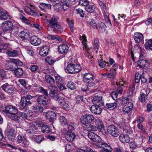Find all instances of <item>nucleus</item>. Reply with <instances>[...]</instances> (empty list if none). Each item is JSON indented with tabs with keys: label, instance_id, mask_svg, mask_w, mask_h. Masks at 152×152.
<instances>
[{
	"label": "nucleus",
	"instance_id": "0eeeda50",
	"mask_svg": "<svg viewBox=\"0 0 152 152\" xmlns=\"http://www.w3.org/2000/svg\"><path fill=\"white\" fill-rule=\"evenodd\" d=\"M107 131L111 136L117 137L119 134V130L117 127L113 125L109 126L107 128Z\"/></svg>",
	"mask_w": 152,
	"mask_h": 152
},
{
	"label": "nucleus",
	"instance_id": "bb28decb",
	"mask_svg": "<svg viewBox=\"0 0 152 152\" xmlns=\"http://www.w3.org/2000/svg\"><path fill=\"white\" fill-rule=\"evenodd\" d=\"M69 49V47L65 44L61 45L58 48V50L59 53L63 54L66 52Z\"/></svg>",
	"mask_w": 152,
	"mask_h": 152
},
{
	"label": "nucleus",
	"instance_id": "423d86ee",
	"mask_svg": "<svg viewBox=\"0 0 152 152\" xmlns=\"http://www.w3.org/2000/svg\"><path fill=\"white\" fill-rule=\"evenodd\" d=\"M49 89H51L49 93V96L55 100L57 101L59 99L58 93V91L56 86L50 85L48 87Z\"/></svg>",
	"mask_w": 152,
	"mask_h": 152
},
{
	"label": "nucleus",
	"instance_id": "39448f33",
	"mask_svg": "<svg viewBox=\"0 0 152 152\" xmlns=\"http://www.w3.org/2000/svg\"><path fill=\"white\" fill-rule=\"evenodd\" d=\"M95 122L97 130L102 135L106 134V132L102 120L98 118H96L95 119Z\"/></svg>",
	"mask_w": 152,
	"mask_h": 152
},
{
	"label": "nucleus",
	"instance_id": "6ab92c4d",
	"mask_svg": "<svg viewBox=\"0 0 152 152\" xmlns=\"http://www.w3.org/2000/svg\"><path fill=\"white\" fill-rule=\"evenodd\" d=\"M16 133L15 130L13 129H10L8 131L7 136L8 140L13 141L15 137Z\"/></svg>",
	"mask_w": 152,
	"mask_h": 152
},
{
	"label": "nucleus",
	"instance_id": "4d7b16f0",
	"mask_svg": "<svg viewBox=\"0 0 152 152\" xmlns=\"http://www.w3.org/2000/svg\"><path fill=\"white\" fill-rule=\"evenodd\" d=\"M115 104L114 102L107 103L106 104V107L110 110H113L116 107Z\"/></svg>",
	"mask_w": 152,
	"mask_h": 152
},
{
	"label": "nucleus",
	"instance_id": "393cba45",
	"mask_svg": "<svg viewBox=\"0 0 152 152\" xmlns=\"http://www.w3.org/2000/svg\"><path fill=\"white\" fill-rule=\"evenodd\" d=\"M40 126L41 127V131L42 133H48L51 131L49 126L46 123L40 124Z\"/></svg>",
	"mask_w": 152,
	"mask_h": 152
},
{
	"label": "nucleus",
	"instance_id": "603ef678",
	"mask_svg": "<svg viewBox=\"0 0 152 152\" xmlns=\"http://www.w3.org/2000/svg\"><path fill=\"white\" fill-rule=\"evenodd\" d=\"M6 53L10 56L14 57L17 55V51L16 50H13L12 51L8 50Z\"/></svg>",
	"mask_w": 152,
	"mask_h": 152
},
{
	"label": "nucleus",
	"instance_id": "13d9d810",
	"mask_svg": "<svg viewBox=\"0 0 152 152\" xmlns=\"http://www.w3.org/2000/svg\"><path fill=\"white\" fill-rule=\"evenodd\" d=\"M89 23L90 27H92L93 28L98 29V25H97L95 21L94 20H91L90 22L88 21V23Z\"/></svg>",
	"mask_w": 152,
	"mask_h": 152
},
{
	"label": "nucleus",
	"instance_id": "c756f323",
	"mask_svg": "<svg viewBox=\"0 0 152 152\" xmlns=\"http://www.w3.org/2000/svg\"><path fill=\"white\" fill-rule=\"evenodd\" d=\"M31 110H33L36 114H39L43 111L44 108L41 106H33L32 107Z\"/></svg>",
	"mask_w": 152,
	"mask_h": 152
},
{
	"label": "nucleus",
	"instance_id": "2eb2a0df",
	"mask_svg": "<svg viewBox=\"0 0 152 152\" xmlns=\"http://www.w3.org/2000/svg\"><path fill=\"white\" fill-rule=\"evenodd\" d=\"M12 63H14L17 65L21 66L22 65V62L19 60L15 58L12 59L11 61H8L7 63V65L9 66V69L11 71H13L14 69L12 65Z\"/></svg>",
	"mask_w": 152,
	"mask_h": 152
},
{
	"label": "nucleus",
	"instance_id": "f03ea898",
	"mask_svg": "<svg viewBox=\"0 0 152 152\" xmlns=\"http://www.w3.org/2000/svg\"><path fill=\"white\" fill-rule=\"evenodd\" d=\"M58 19L57 17L54 16L48 21V30L51 33L56 31L61 33L63 32L62 27L58 23Z\"/></svg>",
	"mask_w": 152,
	"mask_h": 152
},
{
	"label": "nucleus",
	"instance_id": "cd10ccee",
	"mask_svg": "<svg viewBox=\"0 0 152 152\" xmlns=\"http://www.w3.org/2000/svg\"><path fill=\"white\" fill-rule=\"evenodd\" d=\"M30 36L29 33L26 31H21L19 35V37L23 40H26L28 39L30 37Z\"/></svg>",
	"mask_w": 152,
	"mask_h": 152
},
{
	"label": "nucleus",
	"instance_id": "f257e3e1",
	"mask_svg": "<svg viewBox=\"0 0 152 152\" xmlns=\"http://www.w3.org/2000/svg\"><path fill=\"white\" fill-rule=\"evenodd\" d=\"M5 112L10 114V117L12 120L18 122L19 119H21L23 117L26 116L23 112L18 113V109L11 105L7 106L5 107Z\"/></svg>",
	"mask_w": 152,
	"mask_h": 152
},
{
	"label": "nucleus",
	"instance_id": "473e14b6",
	"mask_svg": "<svg viewBox=\"0 0 152 152\" xmlns=\"http://www.w3.org/2000/svg\"><path fill=\"white\" fill-rule=\"evenodd\" d=\"M119 139L120 141L123 143H127L130 141L129 137L126 134H121L119 136Z\"/></svg>",
	"mask_w": 152,
	"mask_h": 152
},
{
	"label": "nucleus",
	"instance_id": "bf43d9fd",
	"mask_svg": "<svg viewBox=\"0 0 152 152\" xmlns=\"http://www.w3.org/2000/svg\"><path fill=\"white\" fill-rule=\"evenodd\" d=\"M139 100L141 102H145L148 99V96L142 94L140 93V95L139 97Z\"/></svg>",
	"mask_w": 152,
	"mask_h": 152
},
{
	"label": "nucleus",
	"instance_id": "774afa93",
	"mask_svg": "<svg viewBox=\"0 0 152 152\" xmlns=\"http://www.w3.org/2000/svg\"><path fill=\"white\" fill-rule=\"evenodd\" d=\"M79 4L80 5L86 7L89 4V2L88 0H80Z\"/></svg>",
	"mask_w": 152,
	"mask_h": 152
},
{
	"label": "nucleus",
	"instance_id": "49530a36",
	"mask_svg": "<svg viewBox=\"0 0 152 152\" xmlns=\"http://www.w3.org/2000/svg\"><path fill=\"white\" fill-rule=\"evenodd\" d=\"M47 38L49 39H51L52 40L56 39L58 41H61L62 40L61 38L57 35L48 34L47 36Z\"/></svg>",
	"mask_w": 152,
	"mask_h": 152
},
{
	"label": "nucleus",
	"instance_id": "3c124183",
	"mask_svg": "<svg viewBox=\"0 0 152 152\" xmlns=\"http://www.w3.org/2000/svg\"><path fill=\"white\" fill-rule=\"evenodd\" d=\"M135 89V87L134 86H131L129 88V91H130V94L127 97H126L125 99L126 100H129V99H132L131 95H132L133 92Z\"/></svg>",
	"mask_w": 152,
	"mask_h": 152
},
{
	"label": "nucleus",
	"instance_id": "9b49d317",
	"mask_svg": "<svg viewBox=\"0 0 152 152\" xmlns=\"http://www.w3.org/2000/svg\"><path fill=\"white\" fill-rule=\"evenodd\" d=\"M13 26V24L11 22L6 20L4 21L1 24V28L3 31L10 30Z\"/></svg>",
	"mask_w": 152,
	"mask_h": 152
},
{
	"label": "nucleus",
	"instance_id": "8fccbe9b",
	"mask_svg": "<svg viewBox=\"0 0 152 152\" xmlns=\"http://www.w3.org/2000/svg\"><path fill=\"white\" fill-rule=\"evenodd\" d=\"M76 128V125L75 123H71L67 126V131L70 132L74 130Z\"/></svg>",
	"mask_w": 152,
	"mask_h": 152
},
{
	"label": "nucleus",
	"instance_id": "338daca9",
	"mask_svg": "<svg viewBox=\"0 0 152 152\" xmlns=\"http://www.w3.org/2000/svg\"><path fill=\"white\" fill-rule=\"evenodd\" d=\"M37 91L39 92L48 96V92L47 90L44 89L42 87H40L37 88Z\"/></svg>",
	"mask_w": 152,
	"mask_h": 152
},
{
	"label": "nucleus",
	"instance_id": "6e6552de",
	"mask_svg": "<svg viewBox=\"0 0 152 152\" xmlns=\"http://www.w3.org/2000/svg\"><path fill=\"white\" fill-rule=\"evenodd\" d=\"M97 146L99 148H103L99 152H111L113 150L110 145L105 142H103L101 143H99Z\"/></svg>",
	"mask_w": 152,
	"mask_h": 152
},
{
	"label": "nucleus",
	"instance_id": "1a4fd4ad",
	"mask_svg": "<svg viewBox=\"0 0 152 152\" xmlns=\"http://www.w3.org/2000/svg\"><path fill=\"white\" fill-rule=\"evenodd\" d=\"M94 119V116L91 114H86L82 116L80 118V121L82 124L86 123H91Z\"/></svg>",
	"mask_w": 152,
	"mask_h": 152
},
{
	"label": "nucleus",
	"instance_id": "6e6d98bb",
	"mask_svg": "<svg viewBox=\"0 0 152 152\" xmlns=\"http://www.w3.org/2000/svg\"><path fill=\"white\" fill-rule=\"evenodd\" d=\"M150 92V89L149 88H146L141 90L140 93L148 96Z\"/></svg>",
	"mask_w": 152,
	"mask_h": 152
},
{
	"label": "nucleus",
	"instance_id": "a18cd8bd",
	"mask_svg": "<svg viewBox=\"0 0 152 152\" xmlns=\"http://www.w3.org/2000/svg\"><path fill=\"white\" fill-rule=\"evenodd\" d=\"M106 28L105 24L102 22L99 23L98 25V29H96L101 32H104Z\"/></svg>",
	"mask_w": 152,
	"mask_h": 152
},
{
	"label": "nucleus",
	"instance_id": "f704fd0d",
	"mask_svg": "<svg viewBox=\"0 0 152 152\" xmlns=\"http://www.w3.org/2000/svg\"><path fill=\"white\" fill-rule=\"evenodd\" d=\"M33 9L34 7L33 6H32L31 8L26 7L24 8V10L28 14L34 16L37 15V13L34 12Z\"/></svg>",
	"mask_w": 152,
	"mask_h": 152
},
{
	"label": "nucleus",
	"instance_id": "5701e85b",
	"mask_svg": "<svg viewBox=\"0 0 152 152\" xmlns=\"http://www.w3.org/2000/svg\"><path fill=\"white\" fill-rule=\"evenodd\" d=\"M33 125V124L31 123L28 124L27 125L28 128H26L25 129V130L27 134H31L34 133L35 128Z\"/></svg>",
	"mask_w": 152,
	"mask_h": 152
},
{
	"label": "nucleus",
	"instance_id": "a211bd4d",
	"mask_svg": "<svg viewBox=\"0 0 152 152\" xmlns=\"http://www.w3.org/2000/svg\"><path fill=\"white\" fill-rule=\"evenodd\" d=\"M1 87L4 91L8 93H12L14 91L13 86L8 84L7 83L2 85Z\"/></svg>",
	"mask_w": 152,
	"mask_h": 152
},
{
	"label": "nucleus",
	"instance_id": "a878e982",
	"mask_svg": "<svg viewBox=\"0 0 152 152\" xmlns=\"http://www.w3.org/2000/svg\"><path fill=\"white\" fill-rule=\"evenodd\" d=\"M65 136L66 140L69 142L73 141L75 137L74 133L70 132H67L65 134Z\"/></svg>",
	"mask_w": 152,
	"mask_h": 152
},
{
	"label": "nucleus",
	"instance_id": "2f4dec72",
	"mask_svg": "<svg viewBox=\"0 0 152 152\" xmlns=\"http://www.w3.org/2000/svg\"><path fill=\"white\" fill-rule=\"evenodd\" d=\"M98 64L99 66L101 68H103L105 67V69L106 71L108 70L109 67L110 66L109 65V63L105 62L103 60L99 59L98 60Z\"/></svg>",
	"mask_w": 152,
	"mask_h": 152
},
{
	"label": "nucleus",
	"instance_id": "e433bc0d",
	"mask_svg": "<svg viewBox=\"0 0 152 152\" xmlns=\"http://www.w3.org/2000/svg\"><path fill=\"white\" fill-rule=\"evenodd\" d=\"M96 9V7L94 5L89 4L87 5L85 8V10L86 11L90 13H94Z\"/></svg>",
	"mask_w": 152,
	"mask_h": 152
},
{
	"label": "nucleus",
	"instance_id": "f3484780",
	"mask_svg": "<svg viewBox=\"0 0 152 152\" xmlns=\"http://www.w3.org/2000/svg\"><path fill=\"white\" fill-rule=\"evenodd\" d=\"M59 105L63 109H66L69 107L68 102L63 97L61 98L58 100Z\"/></svg>",
	"mask_w": 152,
	"mask_h": 152
},
{
	"label": "nucleus",
	"instance_id": "052dcab7",
	"mask_svg": "<svg viewBox=\"0 0 152 152\" xmlns=\"http://www.w3.org/2000/svg\"><path fill=\"white\" fill-rule=\"evenodd\" d=\"M21 144V146L25 148H27L29 145L30 143L29 141L28 140L26 137L23 140Z\"/></svg>",
	"mask_w": 152,
	"mask_h": 152
},
{
	"label": "nucleus",
	"instance_id": "f8f14e48",
	"mask_svg": "<svg viewBox=\"0 0 152 152\" xmlns=\"http://www.w3.org/2000/svg\"><path fill=\"white\" fill-rule=\"evenodd\" d=\"M88 136L89 138L93 142L99 143L102 142V139L100 137L93 132H89Z\"/></svg>",
	"mask_w": 152,
	"mask_h": 152
},
{
	"label": "nucleus",
	"instance_id": "0e129e2a",
	"mask_svg": "<svg viewBox=\"0 0 152 152\" xmlns=\"http://www.w3.org/2000/svg\"><path fill=\"white\" fill-rule=\"evenodd\" d=\"M75 11L77 12V14L79 15L81 17H83L84 16L85 12L82 9L80 8L76 9L75 10Z\"/></svg>",
	"mask_w": 152,
	"mask_h": 152
},
{
	"label": "nucleus",
	"instance_id": "58836bf2",
	"mask_svg": "<svg viewBox=\"0 0 152 152\" xmlns=\"http://www.w3.org/2000/svg\"><path fill=\"white\" fill-rule=\"evenodd\" d=\"M30 69L31 71L34 73L38 72L39 74L43 73L39 69V67L37 65H32L30 66Z\"/></svg>",
	"mask_w": 152,
	"mask_h": 152
},
{
	"label": "nucleus",
	"instance_id": "c85d7f7f",
	"mask_svg": "<svg viewBox=\"0 0 152 152\" xmlns=\"http://www.w3.org/2000/svg\"><path fill=\"white\" fill-rule=\"evenodd\" d=\"M134 38L135 41L139 43L142 41L143 39V35L141 33L136 32L134 35Z\"/></svg>",
	"mask_w": 152,
	"mask_h": 152
},
{
	"label": "nucleus",
	"instance_id": "dca6fc26",
	"mask_svg": "<svg viewBox=\"0 0 152 152\" xmlns=\"http://www.w3.org/2000/svg\"><path fill=\"white\" fill-rule=\"evenodd\" d=\"M99 105L94 104L90 108L91 111L95 114H100L101 113L102 110Z\"/></svg>",
	"mask_w": 152,
	"mask_h": 152
},
{
	"label": "nucleus",
	"instance_id": "09e8293b",
	"mask_svg": "<svg viewBox=\"0 0 152 152\" xmlns=\"http://www.w3.org/2000/svg\"><path fill=\"white\" fill-rule=\"evenodd\" d=\"M145 48L148 50H152V39L148 40L144 45Z\"/></svg>",
	"mask_w": 152,
	"mask_h": 152
},
{
	"label": "nucleus",
	"instance_id": "4c0bfd02",
	"mask_svg": "<svg viewBox=\"0 0 152 152\" xmlns=\"http://www.w3.org/2000/svg\"><path fill=\"white\" fill-rule=\"evenodd\" d=\"M15 76L18 77H20L23 74V69L20 68H18L15 70L14 69V70Z\"/></svg>",
	"mask_w": 152,
	"mask_h": 152
},
{
	"label": "nucleus",
	"instance_id": "69168bd1",
	"mask_svg": "<svg viewBox=\"0 0 152 152\" xmlns=\"http://www.w3.org/2000/svg\"><path fill=\"white\" fill-rule=\"evenodd\" d=\"M0 74L2 77L6 79L8 78L7 77V72L5 70L1 68L0 70Z\"/></svg>",
	"mask_w": 152,
	"mask_h": 152
},
{
	"label": "nucleus",
	"instance_id": "72a5a7b5",
	"mask_svg": "<svg viewBox=\"0 0 152 152\" xmlns=\"http://www.w3.org/2000/svg\"><path fill=\"white\" fill-rule=\"evenodd\" d=\"M26 115V117H22V118L21 119H19V120L18 122H20L21 121L23 120V119H28V117H34L36 115H35V112H34V111L33 110H29L28 111V113H27V114H26L25 113H24Z\"/></svg>",
	"mask_w": 152,
	"mask_h": 152
},
{
	"label": "nucleus",
	"instance_id": "aec40b11",
	"mask_svg": "<svg viewBox=\"0 0 152 152\" xmlns=\"http://www.w3.org/2000/svg\"><path fill=\"white\" fill-rule=\"evenodd\" d=\"M19 108L21 110L25 109V110L28 109L26 106V97L25 96H22L20 101L18 105Z\"/></svg>",
	"mask_w": 152,
	"mask_h": 152
},
{
	"label": "nucleus",
	"instance_id": "20e7f679",
	"mask_svg": "<svg viewBox=\"0 0 152 152\" xmlns=\"http://www.w3.org/2000/svg\"><path fill=\"white\" fill-rule=\"evenodd\" d=\"M83 78V81L88 84L89 87H92L95 86V84L93 82L94 77L92 74L86 73Z\"/></svg>",
	"mask_w": 152,
	"mask_h": 152
},
{
	"label": "nucleus",
	"instance_id": "b1692460",
	"mask_svg": "<svg viewBox=\"0 0 152 152\" xmlns=\"http://www.w3.org/2000/svg\"><path fill=\"white\" fill-rule=\"evenodd\" d=\"M45 117L50 121H52L56 117V113L52 111H49L45 114Z\"/></svg>",
	"mask_w": 152,
	"mask_h": 152
},
{
	"label": "nucleus",
	"instance_id": "ea45409f",
	"mask_svg": "<svg viewBox=\"0 0 152 152\" xmlns=\"http://www.w3.org/2000/svg\"><path fill=\"white\" fill-rule=\"evenodd\" d=\"M9 17L7 12L2 9H0V18L1 19L6 20Z\"/></svg>",
	"mask_w": 152,
	"mask_h": 152
},
{
	"label": "nucleus",
	"instance_id": "4468645a",
	"mask_svg": "<svg viewBox=\"0 0 152 152\" xmlns=\"http://www.w3.org/2000/svg\"><path fill=\"white\" fill-rule=\"evenodd\" d=\"M37 101L39 104L46 105L48 102V97L44 95H40L37 98Z\"/></svg>",
	"mask_w": 152,
	"mask_h": 152
},
{
	"label": "nucleus",
	"instance_id": "e2e57ef3",
	"mask_svg": "<svg viewBox=\"0 0 152 152\" xmlns=\"http://www.w3.org/2000/svg\"><path fill=\"white\" fill-rule=\"evenodd\" d=\"M98 41L96 39H95L94 43V50L95 51L96 53H97L98 52Z\"/></svg>",
	"mask_w": 152,
	"mask_h": 152
},
{
	"label": "nucleus",
	"instance_id": "37998d69",
	"mask_svg": "<svg viewBox=\"0 0 152 152\" xmlns=\"http://www.w3.org/2000/svg\"><path fill=\"white\" fill-rule=\"evenodd\" d=\"M61 2L62 6V9L64 11L66 10L69 8V4L66 0H61Z\"/></svg>",
	"mask_w": 152,
	"mask_h": 152
},
{
	"label": "nucleus",
	"instance_id": "5fc2aeb1",
	"mask_svg": "<svg viewBox=\"0 0 152 152\" xmlns=\"http://www.w3.org/2000/svg\"><path fill=\"white\" fill-rule=\"evenodd\" d=\"M67 86L68 88L72 90H74L76 89V85L75 83L71 81L69 82L68 83L67 85Z\"/></svg>",
	"mask_w": 152,
	"mask_h": 152
},
{
	"label": "nucleus",
	"instance_id": "864d4df0",
	"mask_svg": "<svg viewBox=\"0 0 152 152\" xmlns=\"http://www.w3.org/2000/svg\"><path fill=\"white\" fill-rule=\"evenodd\" d=\"M60 122L62 125H65L67 123V120L64 116H61L59 118Z\"/></svg>",
	"mask_w": 152,
	"mask_h": 152
},
{
	"label": "nucleus",
	"instance_id": "412c9836",
	"mask_svg": "<svg viewBox=\"0 0 152 152\" xmlns=\"http://www.w3.org/2000/svg\"><path fill=\"white\" fill-rule=\"evenodd\" d=\"M143 57V55H140L138 61L137 62V66H139L140 68H144L146 64H147V61L142 59Z\"/></svg>",
	"mask_w": 152,
	"mask_h": 152
},
{
	"label": "nucleus",
	"instance_id": "9d476101",
	"mask_svg": "<svg viewBox=\"0 0 152 152\" xmlns=\"http://www.w3.org/2000/svg\"><path fill=\"white\" fill-rule=\"evenodd\" d=\"M126 100L128 102H126L123 109L124 113L125 114H129L133 108L132 99Z\"/></svg>",
	"mask_w": 152,
	"mask_h": 152
},
{
	"label": "nucleus",
	"instance_id": "7c9ffc66",
	"mask_svg": "<svg viewBox=\"0 0 152 152\" xmlns=\"http://www.w3.org/2000/svg\"><path fill=\"white\" fill-rule=\"evenodd\" d=\"M49 50L48 47L46 45L44 46L40 50L39 54L42 56H45L48 55Z\"/></svg>",
	"mask_w": 152,
	"mask_h": 152
},
{
	"label": "nucleus",
	"instance_id": "7ed1b4c3",
	"mask_svg": "<svg viewBox=\"0 0 152 152\" xmlns=\"http://www.w3.org/2000/svg\"><path fill=\"white\" fill-rule=\"evenodd\" d=\"M81 69V67L79 65L72 64H68L66 69H65L66 72L74 74L79 72Z\"/></svg>",
	"mask_w": 152,
	"mask_h": 152
},
{
	"label": "nucleus",
	"instance_id": "c03bdc74",
	"mask_svg": "<svg viewBox=\"0 0 152 152\" xmlns=\"http://www.w3.org/2000/svg\"><path fill=\"white\" fill-rule=\"evenodd\" d=\"M102 11L106 23H109L111 24L110 20L109 19V14L107 12V9L103 10Z\"/></svg>",
	"mask_w": 152,
	"mask_h": 152
},
{
	"label": "nucleus",
	"instance_id": "c9c22d12",
	"mask_svg": "<svg viewBox=\"0 0 152 152\" xmlns=\"http://www.w3.org/2000/svg\"><path fill=\"white\" fill-rule=\"evenodd\" d=\"M45 81L46 82L50 85H53L55 83V81L54 79L50 75H46L45 76Z\"/></svg>",
	"mask_w": 152,
	"mask_h": 152
},
{
	"label": "nucleus",
	"instance_id": "4be33fe9",
	"mask_svg": "<svg viewBox=\"0 0 152 152\" xmlns=\"http://www.w3.org/2000/svg\"><path fill=\"white\" fill-rule=\"evenodd\" d=\"M30 42L32 45L37 46L40 44L41 40L40 39L38 38L37 36H34L31 37Z\"/></svg>",
	"mask_w": 152,
	"mask_h": 152
},
{
	"label": "nucleus",
	"instance_id": "79ce46f5",
	"mask_svg": "<svg viewBox=\"0 0 152 152\" xmlns=\"http://www.w3.org/2000/svg\"><path fill=\"white\" fill-rule=\"evenodd\" d=\"M53 7L55 11L58 12H61L62 10L61 2L60 3H56L54 5Z\"/></svg>",
	"mask_w": 152,
	"mask_h": 152
},
{
	"label": "nucleus",
	"instance_id": "ddd939ff",
	"mask_svg": "<svg viewBox=\"0 0 152 152\" xmlns=\"http://www.w3.org/2000/svg\"><path fill=\"white\" fill-rule=\"evenodd\" d=\"M102 97L100 95H96L94 96L92 100V102L94 104L103 106L104 102L102 99Z\"/></svg>",
	"mask_w": 152,
	"mask_h": 152
},
{
	"label": "nucleus",
	"instance_id": "de8ad7c7",
	"mask_svg": "<svg viewBox=\"0 0 152 152\" xmlns=\"http://www.w3.org/2000/svg\"><path fill=\"white\" fill-rule=\"evenodd\" d=\"M45 139L42 135H38L36 136L34 139V141L35 142L39 143Z\"/></svg>",
	"mask_w": 152,
	"mask_h": 152
},
{
	"label": "nucleus",
	"instance_id": "680f3d73",
	"mask_svg": "<svg viewBox=\"0 0 152 152\" xmlns=\"http://www.w3.org/2000/svg\"><path fill=\"white\" fill-rule=\"evenodd\" d=\"M116 75V72L113 69L111 70L110 71V72L107 74V78H114Z\"/></svg>",
	"mask_w": 152,
	"mask_h": 152
},
{
	"label": "nucleus",
	"instance_id": "a19ab883",
	"mask_svg": "<svg viewBox=\"0 0 152 152\" xmlns=\"http://www.w3.org/2000/svg\"><path fill=\"white\" fill-rule=\"evenodd\" d=\"M81 39L83 40L82 41V44L83 46V50H85V53H88V48L87 45L86 44V37L85 35H83L82 37H80Z\"/></svg>",
	"mask_w": 152,
	"mask_h": 152
}]
</instances>
